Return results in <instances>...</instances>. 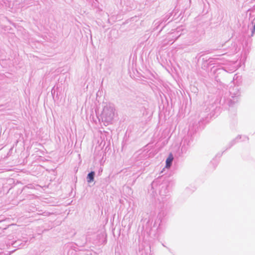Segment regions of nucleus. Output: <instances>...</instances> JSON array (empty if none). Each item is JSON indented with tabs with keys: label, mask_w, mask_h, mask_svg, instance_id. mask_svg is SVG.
<instances>
[{
	"label": "nucleus",
	"mask_w": 255,
	"mask_h": 255,
	"mask_svg": "<svg viewBox=\"0 0 255 255\" xmlns=\"http://www.w3.org/2000/svg\"><path fill=\"white\" fill-rule=\"evenodd\" d=\"M242 137V136L240 135H238L235 139H233L229 143V146L227 148V149L230 148L232 146H233L234 144H235L237 142L239 141V140Z\"/></svg>",
	"instance_id": "obj_13"
},
{
	"label": "nucleus",
	"mask_w": 255,
	"mask_h": 255,
	"mask_svg": "<svg viewBox=\"0 0 255 255\" xmlns=\"http://www.w3.org/2000/svg\"><path fill=\"white\" fill-rule=\"evenodd\" d=\"M174 12V10L171 12H168L166 13L164 15H163L160 19L161 20L162 22L164 21V23H166L168 20L169 21L167 23H168L170 21H172L173 19H175L176 18H174L175 14L174 15L173 18H172L171 19H170V17L173 14V13Z\"/></svg>",
	"instance_id": "obj_9"
},
{
	"label": "nucleus",
	"mask_w": 255,
	"mask_h": 255,
	"mask_svg": "<svg viewBox=\"0 0 255 255\" xmlns=\"http://www.w3.org/2000/svg\"><path fill=\"white\" fill-rule=\"evenodd\" d=\"M166 23H164V21H163L162 22V25H161V26H162L161 29L160 30V31H159V33H160L162 30V29L164 28V27L165 26V25H166Z\"/></svg>",
	"instance_id": "obj_17"
},
{
	"label": "nucleus",
	"mask_w": 255,
	"mask_h": 255,
	"mask_svg": "<svg viewBox=\"0 0 255 255\" xmlns=\"http://www.w3.org/2000/svg\"><path fill=\"white\" fill-rule=\"evenodd\" d=\"M173 158H173V155L171 153H170L166 160L165 167L166 168H169L171 167V166L172 165V164Z\"/></svg>",
	"instance_id": "obj_11"
},
{
	"label": "nucleus",
	"mask_w": 255,
	"mask_h": 255,
	"mask_svg": "<svg viewBox=\"0 0 255 255\" xmlns=\"http://www.w3.org/2000/svg\"><path fill=\"white\" fill-rule=\"evenodd\" d=\"M1 106H2V105H0V107H1Z\"/></svg>",
	"instance_id": "obj_20"
},
{
	"label": "nucleus",
	"mask_w": 255,
	"mask_h": 255,
	"mask_svg": "<svg viewBox=\"0 0 255 255\" xmlns=\"http://www.w3.org/2000/svg\"><path fill=\"white\" fill-rule=\"evenodd\" d=\"M6 222V220H0V229H1L2 230H6L7 227L9 226L7 225H4V223Z\"/></svg>",
	"instance_id": "obj_14"
},
{
	"label": "nucleus",
	"mask_w": 255,
	"mask_h": 255,
	"mask_svg": "<svg viewBox=\"0 0 255 255\" xmlns=\"http://www.w3.org/2000/svg\"><path fill=\"white\" fill-rule=\"evenodd\" d=\"M165 216V214L163 212H160L158 214L156 219L155 220L153 224V220L151 218L149 217L148 220L146 221V224L143 225V227L146 230L150 231L153 229L156 230H158L161 223L162 222L163 217Z\"/></svg>",
	"instance_id": "obj_6"
},
{
	"label": "nucleus",
	"mask_w": 255,
	"mask_h": 255,
	"mask_svg": "<svg viewBox=\"0 0 255 255\" xmlns=\"http://www.w3.org/2000/svg\"><path fill=\"white\" fill-rule=\"evenodd\" d=\"M115 116V108L111 104H106L103 108L101 116L102 122L109 124L114 119Z\"/></svg>",
	"instance_id": "obj_5"
},
{
	"label": "nucleus",
	"mask_w": 255,
	"mask_h": 255,
	"mask_svg": "<svg viewBox=\"0 0 255 255\" xmlns=\"http://www.w3.org/2000/svg\"><path fill=\"white\" fill-rule=\"evenodd\" d=\"M253 28H255V24L253 26Z\"/></svg>",
	"instance_id": "obj_19"
},
{
	"label": "nucleus",
	"mask_w": 255,
	"mask_h": 255,
	"mask_svg": "<svg viewBox=\"0 0 255 255\" xmlns=\"http://www.w3.org/2000/svg\"><path fill=\"white\" fill-rule=\"evenodd\" d=\"M202 32L197 28H193L186 35L184 34L182 39L185 45H193L201 40Z\"/></svg>",
	"instance_id": "obj_4"
},
{
	"label": "nucleus",
	"mask_w": 255,
	"mask_h": 255,
	"mask_svg": "<svg viewBox=\"0 0 255 255\" xmlns=\"http://www.w3.org/2000/svg\"><path fill=\"white\" fill-rule=\"evenodd\" d=\"M162 21L160 19H155L153 22L152 29L153 31L157 30L162 25Z\"/></svg>",
	"instance_id": "obj_10"
},
{
	"label": "nucleus",
	"mask_w": 255,
	"mask_h": 255,
	"mask_svg": "<svg viewBox=\"0 0 255 255\" xmlns=\"http://www.w3.org/2000/svg\"><path fill=\"white\" fill-rule=\"evenodd\" d=\"M219 163V161L216 158H213L211 161V164H213L214 168H215Z\"/></svg>",
	"instance_id": "obj_15"
},
{
	"label": "nucleus",
	"mask_w": 255,
	"mask_h": 255,
	"mask_svg": "<svg viewBox=\"0 0 255 255\" xmlns=\"http://www.w3.org/2000/svg\"><path fill=\"white\" fill-rule=\"evenodd\" d=\"M215 59L214 58H209L208 59V64L209 65H211L214 64Z\"/></svg>",
	"instance_id": "obj_16"
},
{
	"label": "nucleus",
	"mask_w": 255,
	"mask_h": 255,
	"mask_svg": "<svg viewBox=\"0 0 255 255\" xmlns=\"http://www.w3.org/2000/svg\"><path fill=\"white\" fill-rule=\"evenodd\" d=\"M168 186L167 182H163L161 178H157L151 183L150 189L148 190L149 193L153 197L157 195V191H158L160 195L158 200L163 203V207L164 204H167L169 202L171 197Z\"/></svg>",
	"instance_id": "obj_2"
},
{
	"label": "nucleus",
	"mask_w": 255,
	"mask_h": 255,
	"mask_svg": "<svg viewBox=\"0 0 255 255\" xmlns=\"http://www.w3.org/2000/svg\"><path fill=\"white\" fill-rule=\"evenodd\" d=\"M27 242V240L22 241L20 239H18L14 241H10V240H9V241L7 242V244L9 246L11 245L13 248H15L21 249L25 246Z\"/></svg>",
	"instance_id": "obj_8"
},
{
	"label": "nucleus",
	"mask_w": 255,
	"mask_h": 255,
	"mask_svg": "<svg viewBox=\"0 0 255 255\" xmlns=\"http://www.w3.org/2000/svg\"><path fill=\"white\" fill-rule=\"evenodd\" d=\"M182 28H178L177 29L168 34L167 36V44H172L178 38L184 36V33L181 32L182 31Z\"/></svg>",
	"instance_id": "obj_7"
},
{
	"label": "nucleus",
	"mask_w": 255,
	"mask_h": 255,
	"mask_svg": "<svg viewBox=\"0 0 255 255\" xmlns=\"http://www.w3.org/2000/svg\"><path fill=\"white\" fill-rule=\"evenodd\" d=\"M240 96V92L238 86L230 87L229 92L221 98L220 103L229 107H234L238 102Z\"/></svg>",
	"instance_id": "obj_3"
},
{
	"label": "nucleus",
	"mask_w": 255,
	"mask_h": 255,
	"mask_svg": "<svg viewBox=\"0 0 255 255\" xmlns=\"http://www.w3.org/2000/svg\"><path fill=\"white\" fill-rule=\"evenodd\" d=\"M208 112L201 113V115H199L198 119L190 121L189 127V130L186 136H185L180 143V147L178 148L175 153V156H183L186 154L189 148L192 145L195 139V133L199 129V127L202 123V121L208 115Z\"/></svg>",
	"instance_id": "obj_1"
},
{
	"label": "nucleus",
	"mask_w": 255,
	"mask_h": 255,
	"mask_svg": "<svg viewBox=\"0 0 255 255\" xmlns=\"http://www.w3.org/2000/svg\"><path fill=\"white\" fill-rule=\"evenodd\" d=\"M95 175V173L94 171H91L89 172L87 176V181L88 183H91L93 182L94 180V177Z\"/></svg>",
	"instance_id": "obj_12"
},
{
	"label": "nucleus",
	"mask_w": 255,
	"mask_h": 255,
	"mask_svg": "<svg viewBox=\"0 0 255 255\" xmlns=\"http://www.w3.org/2000/svg\"><path fill=\"white\" fill-rule=\"evenodd\" d=\"M255 33V28H253L252 29V36L254 35V34Z\"/></svg>",
	"instance_id": "obj_18"
}]
</instances>
